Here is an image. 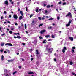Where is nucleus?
I'll return each mask as SVG.
<instances>
[{"label": "nucleus", "instance_id": "393cba45", "mask_svg": "<svg viewBox=\"0 0 76 76\" xmlns=\"http://www.w3.org/2000/svg\"><path fill=\"white\" fill-rule=\"evenodd\" d=\"M64 50H67V49L66 48V46H64Z\"/></svg>", "mask_w": 76, "mask_h": 76}, {"label": "nucleus", "instance_id": "e2e57ef3", "mask_svg": "<svg viewBox=\"0 0 76 76\" xmlns=\"http://www.w3.org/2000/svg\"><path fill=\"white\" fill-rule=\"evenodd\" d=\"M47 12H48L47 10H45V13H47Z\"/></svg>", "mask_w": 76, "mask_h": 76}, {"label": "nucleus", "instance_id": "f03ea898", "mask_svg": "<svg viewBox=\"0 0 76 76\" xmlns=\"http://www.w3.org/2000/svg\"><path fill=\"white\" fill-rule=\"evenodd\" d=\"M13 17L14 19H18V16H17V15L14 14L13 15Z\"/></svg>", "mask_w": 76, "mask_h": 76}, {"label": "nucleus", "instance_id": "7ed1b4c3", "mask_svg": "<svg viewBox=\"0 0 76 76\" xmlns=\"http://www.w3.org/2000/svg\"><path fill=\"white\" fill-rule=\"evenodd\" d=\"M46 32V31L45 30H44L40 31V33L41 34H43L44 32Z\"/></svg>", "mask_w": 76, "mask_h": 76}, {"label": "nucleus", "instance_id": "58836bf2", "mask_svg": "<svg viewBox=\"0 0 76 76\" xmlns=\"http://www.w3.org/2000/svg\"><path fill=\"white\" fill-rule=\"evenodd\" d=\"M72 49L73 50H75V49H76V48L75 47H73Z\"/></svg>", "mask_w": 76, "mask_h": 76}, {"label": "nucleus", "instance_id": "680f3d73", "mask_svg": "<svg viewBox=\"0 0 76 76\" xmlns=\"http://www.w3.org/2000/svg\"><path fill=\"white\" fill-rule=\"evenodd\" d=\"M22 44H23V46L25 45V44L24 43H23Z\"/></svg>", "mask_w": 76, "mask_h": 76}, {"label": "nucleus", "instance_id": "bf43d9fd", "mask_svg": "<svg viewBox=\"0 0 76 76\" xmlns=\"http://www.w3.org/2000/svg\"><path fill=\"white\" fill-rule=\"evenodd\" d=\"M19 69H21V68H22V66H19Z\"/></svg>", "mask_w": 76, "mask_h": 76}, {"label": "nucleus", "instance_id": "412c9836", "mask_svg": "<svg viewBox=\"0 0 76 76\" xmlns=\"http://www.w3.org/2000/svg\"><path fill=\"white\" fill-rule=\"evenodd\" d=\"M66 2H64L62 4L63 6H64V5H66Z\"/></svg>", "mask_w": 76, "mask_h": 76}, {"label": "nucleus", "instance_id": "39448f33", "mask_svg": "<svg viewBox=\"0 0 76 76\" xmlns=\"http://www.w3.org/2000/svg\"><path fill=\"white\" fill-rule=\"evenodd\" d=\"M34 44H36L37 43V39H35V40H34Z\"/></svg>", "mask_w": 76, "mask_h": 76}, {"label": "nucleus", "instance_id": "603ef678", "mask_svg": "<svg viewBox=\"0 0 76 76\" xmlns=\"http://www.w3.org/2000/svg\"><path fill=\"white\" fill-rule=\"evenodd\" d=\"M4 53H5V54H6L7 53V52L6 51H4Z\"/></svg>", "mask_w": 76, "mask_h": 76}, {"label": "nucleus", "instance_id": "9d476101", "mask_svg": "<svg viewBox=\"0 0 76 76\" xmlns=\"http://www.w3.org/2000/svg\"><path fill=\"white\" fill-rule=\"evenodd\" d=\"M13 61V59H11V60H7V61H8V62H12Z\"/></svg>", "mask_w": 76, "mask_h": 76}, {"label": "nucleus", "instance_id": "338daca9", "mask_svg": "<svg viewBox=\"0 0 76 76\" xmlns=\"http://www.w3.org/2000/svg\"><path fill=\"white\" fill-rule=\"evenodd\" d=\"M33 59H34V58H31V61H32V60H33Z\"/></svg>", "mask_w": 76, "mask_h": 76}, {"label": "nucleus", "instance_id": "de8ad7c7", "mask_svg": "<svg viewBox=\"0 0 76 76\" xmlns=\"http://www.w3.org/2000/svg\"><path fill=\"white\" fill-rule=\"evenodd\" d=\"M57 19H58V20H59V19H60V17H57Z\"/></svg>", "mask_w": 76, "mask_h": 76}, {"label": "nucleus", "instance_id": "dca6fc26", "mask_svg": "<svg viewBox=\"0 0 76 76\" xmlns=\"http://www.w3.org/2000/svg\"><path fill=\"white\" fill-rule=\"evenodd\" d=\"M72 22V20H71L69 22L68 24L70 25V23H71V22Z\"/></svg>", "mask_w": 76, "mask_h": 76}, {"label": "nucleus", "instance_id": "ea45409f", "mask_svg": "<svg viewBox=\"0 0 76 76\" xmlns=\"http://www.w3.org/2000/svg\"><path fill=\"white\" fill-rule=\"evenodd\" d=\"M38 19H39V20H41V17H39Z\"/></svg>", "mask_w": 76, "mask_h": 76}, {"label": "nucleus", "instance_id": "2f4dec72", "mask_svg": "<svg viewBox=\"0 0 76 76\" xmlns=\"http://www.w3.org/2000/svg\"><path fill=\"white\" fill-rule=\"evenodd\" d=\"M69 64H70V65H72L73 64V62H70Z\"/></svg>", "mask_w": 76, "mask_h": 76}, {"label": "nucleus", "instance_id": "bb28decb", "mask_svg": "<svg viewBox=\"0 0 76 76\" xmlns=\"http://www.w3.org/2000/svg\"><path fill=\"white\" fill-rule=\"evenodd\" d=\"M16 73H17V71H15L13 72V75H15V74H16Z\"/></svg>", "mask_w": 76, "mask_h": 76}, {"label": "nucleus", "instance_id": "6ab92c4d", "mask_svg": "<svg viewBox=\"0 0 76 76\" xmlns=\"http://www.w3.org/2000/svg\"><path fill=\"white\" fill-rule=\"evenodd\" d=\"M49 50H51V49H50V48H46V51H48Z\"/></svg>", "mask_w": 76, "mask_h": 76}, {"label": "nucleus", "instance_id": "49530a36", "mask_svg": "<svg viewBox=\"0 0 76 76\" xmlns=\"http://www.w3.org/2000/svg\"><path fill=\"white\" fill-rule=\"evenodd\" d=\"M0 51H1V52H3V49L0 50Z\"/></svg>", "mask_w": 76, "mask_h": 76}, {"label": "nucleus", "instance_id": "4be33fe9", "mask_svg": "<svg viewBox=\"0 0 76 76\" xmlns=\"http://www.w3.org/2000/svg\"><path fill=\"white\" fill-rule=\"evenodd\" d=\"M43 24L41 23L39 25V27H41V26H42Z\"/></svg>", "mask_w": 76, "mask_h": 76}, {"label": "nucleus", "instance_id": "c756f323", "mask_svg": "<svg viewBox=\"0 0 76 76\" xmlns=\"http://www.w3.org/2000/svg\"><path fill=\"white\" fill-rule=\"evenodd\" d=\"M70 25H69V24H66V27H68V26H70Z\"/></svg>", "mask_w": 76, "mask_h": 76}, {"label": "nucleus", "instance_id": "09e8293b", "mask_svg": "<svg viewBox=\"0 0 76 76\" xmlns=\"http://www.w3.org/2000/svg\"><path fill=\"white\" fill-rule=\"evenodd\" d=\"M5 45H9V43L5 44Z\"/></svg>", "mask_w": 76, "mask_h": 76}, {"label": "nucleus", "instance_id": "9b49d317", "mask_svg": "<svg viewBox=\"0 0 76 76\" xmlns=\"http://www.w3.org/2000/svg\"><path fill=\"white\" fill-rule=\"evenodd\" d=\"M20 13L21 15V16H23V12L22 11H20Z\"/></svg>", "mask_w": 76, "mask_h": 76}, {"label": "nucleus", "instance_id": "f3484780", "mask_svg": "<svg viewBox=\"0 0 76 76\" xmlns=\"http://www.w3.org/2000/svg\"><path fill=\"white\" fill-rule=\"evenodd\" d=\"M17 38H18V39H20V38H21V37L19 36H17Z\"/></svg>", "mask_w": 76, "mask_h": 76}, {"label": "nucleus", "instance_id": "f257e3e1", "mask_svg": "<svg viewBox=\"0 0 76 76\" xmlns=\"http://www.w3.org/2000/svg\"><path fill=\"white\" fill-rule=\"evenodd\" d=\"M66 17H67V16H70V17H72V13L70 12H69L68 14L66 15Z\"/></svg>", "mask_w": 76, "mask_h": 76}, {"label": "nucleus", "instance_id": "473e14b6", "mask_svg": "<svg viewBox=\"0 0 76 76\" xmlns=\"http://www.w3.org/2000/svg\"><path fill=\"white\" fill-rule=\"evenodd\" d=\"M29 75L30 74H34V72H29L28 73Z\"/></svg>", "mask_w": 76, "mask_h": 76}, {"label": "nucleus", "instance_id": "6e6552de", "mask_svg": "<svg viewBox=\"0 0 76 76\" xmlns=\"http://www.w3.org/2000/svg\"><path fill=\"white\" fill-rule=\"evenodd\" d=\"M50 35H47L45 36V38H50Z\"/></svg>", "mask_w": 76, "mask_h": 76}, {"label": "nucleus", "instance_id": "a18cd8bd", "mask_svg": "<svg viewBox=\"0 0 76 76\" xmlns=\"http://www.w3.org/2000/svg\"><path fill=\"white\" fill-rule=\"evenodd\" d=\"M72 52L73 53H74V52H75V50H74L73 49L72 50Z\"/></svg>", "mask_w": 76, "mask_h": 76}, {"label": "nucleus", "instance_id": "13d9d810", "mask_svg": "<svg viewBox=\"0 0 76 76\" xmlns=\"http://www.w3.org/2000/svg\"><path fill=\"white\" fill-rule=\"evenodd\" d=\"M6 29L7 31H9V30H10V29L9 28H7Z\"/></svg>", "mask_w": 76, "mask_h": 76}, {"label": "nucleus", "instance_id": "0e129e2a", "mask_svg": "<svg viewBox=\"0 0 76 76\" xmlns=\"http://www.w3.org/2000/svg\"><path fill=\"white\" fill-rule=\"evenodd\" d=\"M26 34H28V32L27 31H26Z\"/></svg>", "mask_w": 76, "mask_h": 76}, {"label": "nucleus", "instance_id": "0eeeda50", "mask_svg": "<svg viewBox=\"0 0 76 76\" xmlns=\"http://www.w3.org/2000/svg\"><path fill=\"white\" fill-rule=\"evenodd\" d=\"M11 30H14L15 29V26H12L11 27Z\"/></svg>", "mask_w": 76, "mask_h": 76}, {"label": "nucleus", "instance_id": "a211bd4d", "mask_svg": "<svg viewBox=\"0 0 76 76\" xmlns=\"http://www.w3.org/2000/svg\"><path fill=\"white\" fill-rule=\"evenodd\" d=\"M51 7V6L50 5H47L46 7L47 8H50Z\"/></svg>", "mask_w": 76, "mask_h": 76}, {"label": "nucleus", "instance_id": "f8f14e48", "mask_svg": "<svg viewBox=\"0 0 76 76\" xmlns=\"http://www.w3.org/2000/svg\"><path fill=\"white\" fill-rule=\"evenodd\" d=\"M1 60L2 61L4 60V56L3 55H2L1 58Z\"/></svg>", "mask_w": 76, "mask_h": 76}, {"label": "nucleus", "instance_id": "4468645a", "mask_svg": "<svg viewBox=\"0 0 76 76\" xmlns=\"http://www.w3.org/2000/svg\"><path fill=\"white\" fill-rule=\"evenodd\" d=\"M36 54H37V55H38V54H39V52H38V50H36Z\"/></svg>", "mask_w": 76, "mask_h": 76}, {"label": "nucleus", "instance_id": "a878e982", "mask_svg": "<svg viewBox=\"0 0 76 76\" xmlns=\"http://www.w3.org/2000/svg\"><path fill=\"white\" fill-rule=\"evenodd\" d=\"M36 64L37 65V66H38V65H39V62L37 61L36 62Z\"/></svg>", "mask_w": 76, "mask_h": 76}, {"label": "nucleus", "instance_id": "37998d69", "mask_svg": "<svg viewBox=\"0 0 76 76\" xmlns=\"http://www.w3.org/2000/svg\"><path fill=\"white\" fill-rule=\"evenodd\" d=\"M26 11H28V7H26Z\"/></svg>", "mask_w": 76, "mask_h": 76}, {"label": "nucleus", "instance_id": "4c0bfd02", "mask_svg": "<svg viewBox=\"0 0 76 76\" xmlns=\"http://www.w3.org/2000/svg\"><path fill=\"white\" fill-rule=\"evenodd\" d=\"M25 29H26V24H25L24 25Z\"/></svg>", "mask_w": 76, "mask_h": 76}, {"label": "nucleus", "instance_id": "6e6d98bb", "mask_svg": "<svg viewBox=\"0 0 76 76\" xmlns=\"http://www.w3.org/2000/svg\"><path fill=\"white\" fill-rule=\"evenodd\" d=\"M3 16H1V19H3Z\"/></svg>", "mask_w": 76, "mask_h": 76}, {"label": "nucleus", "instance_id": "423d86ee", "mask_svg": "<svg viewBox=\"0 0 76 76\" xmlns=\"http://www.w3.org/2000/svg\"><path fill=\"white\" fill-rule=\"evenodd\" d=\"M46 39H45L43 41V44H46L47 43V41H46Z\"/></svg>", "mask_w": 76, "mask_h": 76}, {"label": "nucleus", "instance_id": "052dcab7", "mask_svg": "<svg viewBox=\"0 0 76 76\" xmlns=\"http://www.w3.org/2000/svg\"><path fill=\"white\" fill-rule=\"evenodd\" d=\"M14 38H15V39H16V38H17V37H16V36H14Z\"/></svg>", "mask_w": 76, "mask_h": 76}, {"label": "nucleus", "instance_id": "c85d7f7f", "mask_svg": "<svg viewBox=\"0 0 76 76\" xmlns=\"http://www.w3.org/2000/svg\"><path fill=\"white\" fill-rule=\"evenodd\" d=\"M7 70L5 69L4 71V73H7Z\"/></svg>", "mask_w": 76, "mask_h": 76}, {"label": "nucleus", "instance_id": "864d4df0", "mask_svg": "<svg viewBox=\"0 0 76 76\" xmlns=\"http://www.w3.org/2000/svg\"><path fill=\"white\" fill-rule=\"evenodd\" d=\"M48 41H51V39H49L48 40Z\"/></svg>", "mask_w": 76, "mask_h": 76}, {"label": "nucleus", "instance_id": "4d7b16f0", "mask_svg": "<svg viewBox=\"0 0 76 76\" xmlns=\"http://www.w3.org/2000/svg\"><path fill=\"white\" fill-rule=\"evenodd\" d=\"M17 4H20V2H17Z\"/></svg>", "mask_w": 76, "mask_h": 76}, {"label": "nucleus", "instance_id": "5701e85b", "mask_svg": "<svg viewBox=\"0 0 76 76\" xmlns=\"http://www.w3.org/2000/svg\"><path fill=\"white\" fill-rule=\"evenodd\" d=\"M36 12L37 13H38V8H37L36 10Z\"/></svg>", "mask_w": 76, "mask_h": 76}, {"label": "nucleus", "instance_id": "e433bc0d", "mask_svg": "<svg viewBox=\"0 0 76 76\" xmlns=\"http://www.w3.org/2000/svg\"><path fill=\"white\" fill-rule=\"evenodd\" d=\"M53 18H50L49 19V20H53Z\"/></svg>", "mask_w": 76, "mask_h": 76}, {"label": "nucleus", "instance_id": "cd10ccee", "mask_svg": "<svg viewBox=\"0 0 76 76\" xmlns=\"http://www.w3.org/2000/svg\"><path fill=\"white\" fill-rule=\"evenodd\" d=\"M48 29H51L52 28V26H49L48 27Z\"/></svg>", "mask_w": 76, "mask_h": 76}, {"label": "nucleus", "instance_id": "8fccbe9b", "mask_svg": "<svg viewBox=\"0 0 76 76\" xmlns=\"http://www.w3.org/2000/svg\"><path fill=\"white\" fill-rule=\"evenodd\" d=\"M9 32L10 34H12V31H9Z\"/></svg>", "mask_w": 76, "mask_h": 76}, {"label": "nucleus", "instance_id": "b1692460", "mask_svg": "<svg viewBox=\"0 0 76 76\" xmlns=\"http://www.w3.org/2000/svg\"><path fill=\"white\" fill-rule=\"evenodd\" d=\"M4 45V43H1V46H3Z\"/></svg>", "mask_w": 76, "mask_h": 76}, {"label": "nucleus", "instance_id": "69168bd1", "mask_svg": "<svg viewBox=\"0 0 76 76\" xmlns=\"http://www.w3.org/2000/svg\"><path fill=\"white\" fill-rule=\"evenodd\" d=\"M9 17L10 18H11V17H12V15H9Z\"/></svg>", "mask_w": 76, "mask_h": 76}, {"label": "nucleus", "instance_id": "1a4fd4ad", "mask_svg": "<svg viewBox=\"0 0 76 76\" xmlns=\"http://www.w3.org/2000/svg\"><path fill=\"white\" fill-rule=\"evenodd\" d=\"M69 39L71 40L72 41H73V38L72 37H69Z\"/></svg>", "mask_w": 76, "mask_h": 76}, {"label": "nucleus", "instance_id": "ddd939ff", "mask_svg": "<svg viewBox=\"0 0 76 76\" xmlns=\"http://www.w3.org/2000/svg\"><path fill=\"white\" fill-rule=\"evenodd\" d=\"M22 19V15L20 16L19 17V19L20 20H21V19Z\"/></svg>", "mask_w": 76, "mask_h": 76}, {"label": "nucleus", "instance_id": "5fc2aeb1", "mask_svg": "<svg viewBox=\"0 0 76 76\" xmlns=\"http://www.w3.org/2000/svg\"><path fill=\"white\" fill-rule=\"evenodd\" d=\"M7 23H10V21H8Z\"/></svg>", "mask_w": 76, "mask_h": 76}, {"label": "nucleus", "instance_id": "79ce46f5", "mask_svg": "<svg viewBox=\"0 0 76 76\" xmlns=\"http://www.w3.org/2000/svg\"><path fill=\"white\" fill-rule=\"evenodd\" d=\"M5 35V33L2 34H1V36H3V35Z\"/></svg>", "mask_w": 76, "mask_h": 76}, {"label": "nucleus", "instance_id": "aec40b11", "mask_svg": "<svg viewBox=\"0 0 76 76\" xmlns=\"http://www.w3.org/2000/svg\"><path fill=\"white\" fill-rule=\"evenodd\" d=\"M53 50H49L48 51V53H52Z\"/></svg>", "mask_w": 76, "mask_h": 76}, {"label": "nucleus", "instance_id": "774afa93", "mask_svg": "<svg viewBox=\"0 0 76 76\" xmlns=\"http://www.w3.org/2000/svg\"><path fill=\"white\" fill-rule=\"evenodd\" d=\"M21 26L22 27L23 26V24L22 23H21Z\"/></svg>", "mask_w": 76, "mask_h": 76}, {"label": "nucleus", "instance_id": "a19ab883", "mask_svg": "<svg viewBox=\"0 0 76 76\" xmlns=\"http://www.w3.org/2000/svg\"><path fill=\"white\" fill-rule=\"evenodd\" d=\"M4 14H6V13H7V12H6V11H4Z\"/></svg>", "mask_w": 76, "mask_h": 76}, {"label": "nucleus", "instance_id": "c9c22d12", "mask_svg": "<svg viewBox=\"0 0 76 76\" xmlns=\"http://www.w3.org/2000/svg\"><path fill=\"white\" fill-rule=\"evenodd\" d=\"M39 38H40V39H43V38L41 37V36L39 37Z\"/></svg>", "mask_w": 76, "mask_h": 76}, {"label": "nucleus", "instance_id": "72a5a7b5", "mask_svg": "<svg viewBox=\"0 0 76 76\" xmlns=\"http://www.w3.org/2000/svg\"><path fill=\"white\" fill-rule=\"evenodd\" d=\"M62 52L63 53H65V50H64V49H63L62 50Z\"/></svg>", "mask_w": 76, "mask_h": 76}, {"label": "nucleus", "instance_id": "f704fd0d", "mask_svg": "<svg viewBox=\"0 0 76 76\" xmlns=\"http://www.w3.org/2000/svg\"><path fill=\"white\" fill-rule=\"evenodd\" d=\"M34 15V14L31 15H30V18H32V16Z\"/></svg>", "mask_w": 76, "mask_h": 76}, {"label": "nucleus", "instance_id": "3c124183", "mask_svg": "<svg viewBox=\"0 0 76 76\" xmlns=\"http://www.w3.org/2000/svg\"><path fill=\"white\" fill-rule=\"evenodd\" d=\"M54 61H57V59L56 58H54Z\"/></svg>", "mask_w": 76, "mask_h": 76}, {"label": "nucleus", "instance_id": "c03bdc74", "mask_svg": "<svg viewBox=\"0 0 76 76\" xmlns=\"http://www.w3.org/2000/svg\"><path fill=\"white\" fill-rule=\"evenodd\" d=\"M59 4H61V1H60L58 2Z\"/></svg>", "mask_w": 76, "mask_h": 76}, {"label": "nucleus", "instance_id": "2eb2a0df", "mask_svg": "<svg viewBox=\"0 0 76 76\" xmlns=\"http://www.w3.org/2000/svg\"><path fill=\"white\" fill-rule=\"evenodd\" d=\"M8 46H13V45L11 43H9Z\"/></svg>", "mask_w": 76, "mask_h": 76}, {"label": "nucleus", "instance_id": "7c9ffc66", "mask_svg": "<svg viewBox=\"0 0 76 76\" xmlns=\"http://www.w3.org/2000/svg\"><path fill=\"white\" fill-rule=\"evenodd\" d=\"M51 36V37L52 38H55V37L53 35H52Z\"/></svg>", "mask_w": 76, "mask_h": 76}, {"label": "nucleus", "instance_id": "20e7f679", "mask_svg": "<svg viewBox=\"0 0 76 76\" xmlns=\"http://www.w3.org/2000/svg\"><path fill=\"white\" fill-rule=\"evenodd\" d=\"M4 4H6V5H9V2H8L7 0H6L5 1Z\"/></svg>", "mask_w": 76, "mask_h": 76}]
</instances>
